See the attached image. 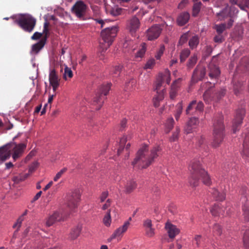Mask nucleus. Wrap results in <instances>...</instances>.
Wrapping results in <instances>:
<instances>
[{
  "label": "nucleus",
  "instance_id": "nucleus-15",
  "mask_svg": "<svg viewBox=\"0 0 249 249\" xmlns=\"http://www.w3.org/2000/svg\"><path fill=\"white\" fill-rule=\"evenodd\" d=\"M49 80L50 84L52 86L53 91L55 92L59 86L60 79L54 69H51L50 71Z\"/></svg>",
  "mask_w": 249,
  "mask_h": 249
},
{
  "label": "nucleus",
  "instance_id": "nucleus-44",
  "mask_svg": "<svg viewBox=\"0 0 249 249\" xmlns=\"http://www.w3.org/2000/svg\"><path fill=\"white\" fill-rule=\"evenodd\" d=\"M174 121L173 118H168L166 121L165 127L167 129V133H168L173 127Z\"/></svg>",
  "mask_w": 249,
  "mask_h": 249
},
{
  "label": "nucleus",
  "instance_id": "nucleus-37",
  "mask_svg": "<svg viewBox=\"0 0 249 249\" xmlns=\"http://www.w3.org/2000/svg\"><path fill=\"white\" fill-rule=\"evenodd\" d=\"M146 51V44L142 43L141 45V49L137 52L135 57L136 58H141L143 56Z\"/></svg>",
  "mask_w": 249,
  "mask_h": 249
},
{
  "label": "nucleus",
  "instance_id": "nucleus-5",
  "mask_svg": "<svg viewBox=\"0 0 249 249\" xmlns=\"http://www.w3.org/2000/svg\"><path fill=\"white\" fill-rule=\"evenodd\" d=\"M14 23L18 24L24 31L30 33L36 25V19L29 15L21 16L14 21Z\"/></svg>",
  "mask_w": 249,
  "mask_h": 249
},
{
  "label": "nucleus",
  "instance_id": "nucleus-48",
  "mask_svg": "<svg viewBox=\"0 0 249 249\" xmlns=\"http://www.w3.org/2000/svg\"><path fill=\"white\" fill-rule=\"evenodd\" d=\"M213 231L215 235H221L222 233V229L221 226L217 224H215L213 225Z\"/></svg>",
  "mask_w": 249,
  "mask_h": 249
},
{
  "label": "nucleus",
  "instance_id": "nucleus-24",
  "mask_svg": "<svg viewBox=\"0 0 249 249\" xmlns=\"http://www.w3.org/2000/svg\"><path fill=\"white\" fill-rule=\"evenodd\" d=\"M129 224L130 223L128 221L125 222L122 226L119 227L115 231L114 233L111 236V239H114L121 236L123 233L127 231Z\"/></svg>",
  "mask_w": 249,
  "mask_h": 249
},
{
  "label": "nucleus",
  "instance_id": "nucleus-3",
  "mask_svg": "<svg viewBox=\"0 0 249 249\" xmlns=\"http://www.w3.org/2000/svg\"><path fill=\"white\" fill-rule=\"evenodd\" d=\"M213 125V142L212 145L213 147L216 148L218 147L223 142L225 136L223 117L219 116L218 118L215 119Z\"/></svg>",
  "mask_w": 249,
  "mask_h": 249
},
{
  "label": "nucleus",
  "instance_id": "nucleus-36",
  "mask_svg": "<svg viewBox=\"0 0 249 249\" xmlns=\"http://www.w3.org/2000/svg\"><path fill=\"white\" fill-rule=\"evenodd\" d=\"M163 82V78L162 77H160L159 75L157 83L155 85V90L157 91V93L158 94L159 93H161L162 92L164 93V89H162L161 91L160 90V88L162 86V83Z\"/></svg>",
  "mask_w": 249,
  "mask_h": 249
},
{
  "label": "nucleus",
  "instance_id": "nucleus-62",
  "mask_svg": "<svg viewBox=\"0 0 249 249\" xmlns=\"http://www.w3.org/2000/svg\"><path fill=\"white\" fill-rule=\"evenodd\" d=\"M213 40L215 42L219 43L223 41L224 38L222 34H218L214 37Z\"/></svg>",
  "mask_w": 249,
  "mask_h": 249
},
{
  "label": "nucleus",
  "instance_id": "nucleus-40",
  "mask_svg": "<svg viewBox=\"0 0 249 249\" xmlns=\"http://www.w3.org/2000/svg\"><path fill=\"white\" fill-rule=\"evenodd\" d=\"M243 242L246 249H249V229H247L244 232Z\"/></svg>",
  "mask_w": 249,
  "mask_h": 249
},
{
  "label": "nucleus",
  "instance_id": "nucleus-11",
  "mask_svg": "<svg viewBox=\"0 0 249 249\" xmlns=\"http://www.w3.org/2000/svg\"><path fill=\"white\" fill-rule=\"evenodd\" d=\"M226 94V89H221L215 90L212 94H210L209 90H207L203 94V99L205 101L208 102V98H210L211 100L214 101L220 100Z\"/></svg>",
  "mask_w": 249,
  "mask_h": 249
},
{
  "label": "nucleus",
  "instance_id": "nucleus-16",
  "mask_svg": "<svg viewBox=\"0 0 249 249\" xmlns=\"http://www.w3.org/2000/svg\"><path fill=\"white\" fill-rule=\"evenodd\" d=\"M140 26L139 18L136 16L133 17L128 21L127 28L132 35H134Z\"/></svg>",
  "mask_w": 249,
  "mask_h": 249
},
{
  "label": "nucleus",
  "instance_id": "nucleus-4",
  "mask_svg": "<svg viewBox=\"0 0 249 249\" xmlns=\"http://www.w3.org/2000/svg\"><path fill=\"white\" fill-rule=\"evenodd\" d=\"M111 84L108 83L105 85H102L99 89L98 91L93 98L92 105L95 106V110H99L101 108L104 100L105 96L108 94L111 87Z\"/></svg>",
  "mask_w": 249,
  "mask_h": 249
},
{
  "label": "nucleus",
  "instance_id": "nucleus-17",
  "mask_svg": "<svg viewBox=\"0 0 249 249\" xmlns=\"http://www.w3.org/2000/svg\"><path fill=\"white\" fill-rule=\"evenodd\" d=\"M209 76L211 79H216L220 75V71L217 66L212 61L209 64Z\"/></svg>",
  "mask_w": 249,
  "mask_h": 249
},
{
  "label": "nucleus",
  "instance_id": "nucleus-38",
  "mask_svg": "<svg viewBox=\"0 0 249 249\" xmlns=\"http://www.w3.org/2000/svg\"><path fill=\"white\" fill-rule=\"evenodd\" d=\"M197 60V55L194 54L189 59L187 63V67L188 69H192L196 63Z\"/></svg>",
  "mask_w": 249,
  "mask_h": 249
},
{
  "label": "nucleus",
  "instance_id": "nucleus-49",
  "mask_svg": "<svg viewBox=\"0 0 249 249\" xmlns=\"http://www.w3.org/2000/svg\"><path fill=\"white\" fill-rule=\"evenodd\" d=\"M201 3L200 2L195 3L193 6V13L194 16H196L200 11Z\"/></svg>",
  "mask_w": 249,
  "mask_h": 249
},
{
  "label": "nucleus",
  "instance_id": "nucleus-22",
  "mask_svg": "<svg viewBox=\"0 0 249 249\" xmlns=\"http://www.w3.org/2000/svg\"><path fill=\"white\" fill-rule=\"evenodd\" d=\"M10 157L11 153L8 150L7 144L0 147V163L9 159Z\"/></svg>",
  "mask_w": 249,
  "mask_h": 249
},
{
  "label": "nucleus",
  "instance_id": "nucleus-43",
  "mask_svg": "<svg viewBox=\"0 0 249 249\" xmlns=\"http://www.w3.org/2000/svg\"><path fill=\"white\" fill-rule=\"evenodd\" d=\"M73 76L72 71L70 68L66 66L64 68V73L63 74V77L65 80H67V77L69 78H71Z\"/></svg>",
  "mask_w": 249,
  "mask_h": 249
},
{
  "label": "nucleus",
  "instance_id": "nucleus-10",
  "mask_svg": "<svg viewBox=\"0 0 249 249\" xmlns=\"http://www.w3.org/2000/svg\"><path fill=\"white\" fill-rule=\"evenodd\" d=\"M246 114L244 108H241L237 110L234 119L233 121L232 131L235 133L239 130L240 127L243 123V120Z\"/></svg>",
  "mask_w": 249,
  "mask_h": 249
},
{
  "label": "nucleus",
  "instance_id": "nucleus-41",
  "mask_svg": "<svg viewBox=\"0 0 249 249\" xmlns=\"http://www.w3.org/2000/svg\"><path fill=\"white\" fill-rule=\"evenodd\" d=\"M127 141L126 138L125 137H122L120 141L119 147L118 149V155H119L122 152L124 149V145Z\"/></svg>",
  "mask_w": 249,
  "mask_h": 249
},
{
  "label": "nucleus",
  "instance_id": "nucleus-57",
  "mask_svg": "<svg viewBox=\"0 0 249 249\" xmlns=\"http://www.w3.org/2000/svg\"><path fill=\"white\" fill-rule=\"evenodd\" d=\"M146 232V235L150 237L153 236L155 234V229L152 227V226L150 228H147L145 229Z\"/></svg>",
  "mask_w": 249,
  "mask_h": 249
},
{
  "label": "nucleus",
  "instance_id": "nucleus-34",
  "mask_svg": "<svg viewBox=\"0 0 249 249\" xmlns=\"http://www.w3.org/2000/svg\"><path fill=\"white\" fill-rule=\"evenodd\" d=\"M191 52L188 48L183 49L180 53L179 58L181 63L184 62L186 58L190 55Z\"/></svg>",
  "mask_w": 249,
  "mask_h": 249
},
{
  "label": "nucleus",
  "instance_id": "nucleus-20",
  "mask_svg": "<svg viewBox=\"0 0 249 249\" xmlns=\"http://www.w3.org/2000/svg\"><path fill=\"white\" fill-rule=\"evenodd\" d=\"M165 229L170 238H174L179 232V230L177 227L170 223H166Z\"/></svg>",
  "mask_w": 249,
  "mask_h": 249
},
{
  "label": "nucleus",
  "instance_id": "nucleus-1",
  "mask_svg": "<svg viewBox=\"0 0 249 249\" xmlns=\"http://www.w3.org/2000/svg\"><path fill=\"white\" fill-rule=\"evenodd\" d=\"M162 148L160 145H155L148 152L146 145H143L138 151L136 157L132 162L134 168H146L151 165L161 153Z\"/></svg>",
  "mask_w": 249,
  "mask_h": 249
},
{
  "label": "nucleus",
  "instance_id": "nucleus-45",
  "mask_svg": "<svg viewBox=\"0 0 249 249\" xmlns=\"http://www.w3.org/2000/svg\"><path fill=\"white\" fill-rule=\"evenodd\" d=\"M122 68L123 67L121 65L116 66L113 68L111 74L113 75V76H118L121 72Z\"/></svg>",
  "mask_w": 249,
  "mask_h": 249
},
{
  "label": "nucleus",
  "instance_id": "nucleus-9",
  "mask_svg": "<svg viewBox=\"0 0 249 249\" xmlns=\"http://www.w3.org/2000/svg\"><path fill=\"white\" fill-rule=\"evenodd\" d=\"M88 7L82 0L77 1L71 8V12L80 19L85 20Z\"/></svg>",
  "mask_w": 249,
  "mask_h": 249
},
{
  "label": "nucleus",
  "instance_id": "nucleus-32",
  "mask_svg": "<svg viewBox=\"0 0 249 249\" xmlns=\"http://www.w3.org/2000/svg\"><path fill=\"white\" fill-rule=\"evenodd\" d=\"M199 42V38L198 36H193L189 41V46L191 49L193 50L197 47Z\"/></svg>",
  "mask_w": 249,
  "mask_h": 249
},
{
  "label": "nucleus",
  "instance_id": "nucleus-7",
  "mask_svg": "<svg viewBox=\"0 0 249 249\" xmlns=\"http://www.w3.org/2000/svg\"><path fill=\"white\" fill-rule=\"evenodd\" d=\"M118 28L113 26L106 28L101 33V36L103 41L107 43V47H109L117 35Z\"/></svg>",
  "mask_w": 249,
  "mask_h": 249
},
{
  "label": "nucleus",
  "instance_id": "nucleus-13",
  "mask_svg": "<svg viewBox=\"0 0 249 249\" xmlns=\"http://www.w3.org/2000/svg\"><path fill=\"white\" fill-rule=\"evenodd\" d=\"M66 217L67 214L65 213L56 211L49 217L46 225L47 227H50L56 222L64 220Z\"/></svg>",
  "mask_w": 249,
  "mask_h": 249
},
{
  "label": "nucleus",
  "instance_id": "nucleus-19",
  "mask_svg": "<svg viewBox=\"0 0 249 249\" xmlns=\"http://www.w3.org/2000/svg\"><path fill=\"white\" fill-rule=\"evenodd\" d=\"M199 123L198 120L196 117H192L187 122L185 127V131L187 134L191 133L193 132Z\"/></svg>",
  "mask_w": 249,
  "mask_h": 249
},
{
  "label": "nucleus",
  "instance_id": "nucleus-54",
  "mask_svg": "<svg viewBox=\"0 0 249 249\" xmlns=\"http://www.w3.org/2000/svg\"><path fill=\"white\" fill-rule=\"evenodd\" d=\"M177 107V111H176V113L175 114V116L176 119L177 120H178V119H179V118L180 116V114L182 113V107L181 104V103L178 104Z\"/></svg>",
  "mask_w": 249,
  "mask_h": 249
},
{
  "label": "nucleus",
  "instance_id": "nucleus-50",
  "mask_svg": "<svg viewBox=\"0 0 249 249\" xmlns=\"http://www.w3.org/2000/svg\"><path fill=\"white\" fill-rule=\"evenodd\" d=\"M180 132V129L176 127V131L173 133L172 136L170 137V140L171 142L176 141L178 138Z\"/></svg>",
  "mask_w": 249,
  "mask_h": 249
},
{
  "label": "nucleus",
  "instance_id": "nucleus-60",
  "mask_svg": "<svg viewBox=\"0 0 249 249\" xmlns=\"http://www.w3.org/2000/svg\"><path fill=\"white\" fill-rule=\"evenodd\" d=\"M155 64V60L153 59L149 60L145 64L144 68L145 69H151Z\"/></svg>",
  "mask_w": 249,
  "mask_h": 249
},
{
  "label": "nucleus",
  "instance_id": "nucleus-47",
  "mask_svg": "<svg viewBox=\"0 0 249 249\" xmlns=\"http://www.w3.org/2000/svg\"><path fill=\"white\" fill-rule=\"evenodd\" d=\"M160 77H162L163 78V81L164 80H166V83L167 84H169L171 81V77H170V72L169 70H167L165 71L164 74L162 75V74L160 75Z\"/></svg>",
  "mask_w": 249,
  "mask_h": 249
},
{
  "label": "nucleus",
  "instance_id": "nucleus-58",
  "mask_svg": "<svg viewBox=\"0 0 249 249\" xmlns=\"http://www.w3.org/2000/svg\"><path fill=\"white\" fill-rule=\"evenodd\" d=\"M67 168H64L63 169H62L59 172H58L56 175H55V176L53 178V180L54 181H56L58 180V179H59L62 175L67 171Z\"/></svg>",
  "mask_w": 249,
  "mask_h": 249
},
{
  "label": "nucleus",
  "instance_id": "nucleus-39",
  "mask_svg": "<svg viewBox=\"0 0 249 249\" xmlns=\"http://www.w3.org/2000/svg\"><path fill=\"white\" fill-rule=\"evenodd\" d=\"M164 98V94L162 92L157 94V95L153 99L154 106L155 107H158L160 106V101Z\"/></svg>",
  "mask_w": 249,
  "mask_h": 249
},
{
  "label": "nucleus",
  "instance_id": "nucleus-8",
  "mask_svg": "<svg viewBox=\"0 0 249 249\" xmlns=\"http://www.w3.org/2000/svg\"><path fill=\"white\" fill-rule=\"evenodd\" d=\"M80 192L76 189L69 193L67 196V205L70 211L76 208L80 201Z\"/></svg>",
  "mask_w": 249,
  "mask_h": 249
},
{
  "label": "nucleus",
  "instance_id": "nucleus-28",
  "mask_svg": "<svg viewBox=\"0 0 249 249\" xmlns=\"http://www.w3.org/2000/svg\"><path fill=\"white\" fill-rule=\"evenodd\" d=\"M81 230L82 226L80 224H78L71 230L69 235V238L71 240H74L76 239L80 235Z\"/></svg>",
  "mask_w": 249,
  "mask_h": 249
},
{
  "label": "nucleus",
  "instance_id": "nucleus-23",
  "mask_svg": "<svg viewBox=\"0 0 249 249\" xmlns=\"http://www.w3.org/2000/svg\"><path fill=\"white\" fill-rule=\"evenodd\" d=\"M46 42V37H42L38 42L32 46L31 53L37 54L43 48Z\"/></svg>",
  "mask_w": 249,
  "mask_h": 249
},
{
  "label": "nucleus",
  "instance_id": "nucleus-26",
  "mask_svg": "<svg viewBox=\"0 0 249 249\" xmlns=\"http://www.w3.org/2000/svg\"><path fill=\"white\" fill-rule=\"evenodd\" d=\"M190 15L187 12L181 13L177 18V22L178 25L183 26L185 25L189 20Z\"/></svg>",
  "mask_w": 249,
  "mask_h": 249
},
{
  "label": "nucleus",
  "instance_id": "nucleus-33",
  "mask_svg": "<svg viewBox=\"0 0 249 249\" xmlns=\"http://www.w3.org/2000/svg\"><path fill=\"white\" fill-rule=\"evenodd\" d=\"M196 105V100L192 101L187 107L186 109V113L187 114H196L197 111H195V107Z\"/></svg>",
  "mask_w": 249,
  "mask_h": 249
},
{
  "label": "nucleus",
  "instance_id": "nucleus-61",
  "mask_svg": "<svg viewBox=\"0 0 249 249\" xmlns=\"http://www.w3.org/2000/svg\"><path fill=\"white\" fill-rule=\"evenodd\" d=\"M48 26L49 23L48 22L46 21L44 23L43 33L44 34V36L43 37H46V39H47L49 32L48 29Z\"/></svg>",
  "mask_w": 249,
  "mask_h": 249
},
{
  "label": "nucleus",
  "instance_id": "nucleus-56",
  "mask_svg": "<svg viewBox=\"0 0 249 249\" xmlns=\"http://www.w3.org/2000/svg\"><path fill=\"white\" fill-rule=\"evenodd\" d=\"M165 50V47L164 45H161L159 50L157 51L156 55H155V57L157 59H160L161 56V55H162V54L163 53V52Z\"/></svg>",
  "mask_w": 249,
  "mask_h": 249
},
{
  "label": "nucleus",
  "instance_id": "nucleus-55",
  "mask_svg": "<svg viewBox=\"0 0 249 249\" xmlns=\"http://www.w3.org/2000/svg\"><path fill=\"white\" fill-rule=\"evenodd\" d=\"M188 32L183 34L180 37L179 44L182 45L186 43L188 39Z\"/></svg>",
  "mask_w": 249,
  "mask_h": 249
},
{
  "label": "nucleus",
  "instance_id": "nucleus-29",
  "mask_svg": "<svg viewBox=\"0 0 249 249\" xmlns=\"http://www.w3.org/2000/svg\"><path fill=\"white\" fill-rule=\"evenodd\" d=\"M243 146L242 155L249 157V134L246 135Z\"/></svg>",
  "mask_w": 249,
  "mask_h": 249
},
{
  "label": "nucleus",
  "instance_id": "nucleus-63",
  "mask_svg": "<svg viewBox=\"0 0 249 249\" xmlns=\"http://www.w3.org/2000/svg\"><path fill=\"white\" fill-rule=\"evenodd\" d=\"M152 226V221L149 219H146L143 221V226L144 229L150 228Z\"/></svg>",
  "mask_w": 249,
  "mask_h": 249
},
{
  "label": "nucleus",
  "instance_id": "nucleus-42",
  "mask_svg": "<svg viewBox=\"0 0 249 249\" xmlns=\"http://www.w3.org/2000/svg\"><path fill=\"white\" fill-rule=\"evenodd\" d=\"M240 65L243 66L246 71L249 72V57L242 58L240 62Z\"/></svg>",
  "mask_w": 249,
  "mask_h": 249
},
{
  "label": "nucleus",
  "instance_id": "nucleus-51",
  "mask_svg": "<svg viewBox=\"0 0 249 249\" xmlns=\"http://www.w3.org/2000/svg\"><path fill=\"white\" fill-rule=\"evenodd\" d=\"M202 236L200 235H196L193 240V243L195 244L196 247L198 248L202 241Z\"/></svg>",
  "mask_w": 249,
  "mask_h": 249
},
{
  "label": "nucleus",
  "instance_id": "nucleus-6",
  "mask_svg": "<svg viewBox=\"0 0 249 249\" xmlns=\"http://www.w3.org/2000/svg\"><path fill=\"white\" fill-rule=\"evenodd\" d=\"M17 137V136H15L13 138V141H14ZM7 146L8 150H9V152L11 154L12 152H13L12 158L14 160L16 161L23 155L26 149V144L24 143L17 144L16 142L13 141L7 143Z\"/></svg>",
  "mask_w": 249,
  "mask_h": 249
},
{
  "label": "nucleus",
  "instance_id": "nucleus-12",
  "mask_svg": "<svg viewBox=\"0 0 249 249\" xmlns=\"http://www.w3.org/2000/svg\"><path fill=\"white\" fill-rule=\"evenodd\" d=\"M206 74V68L200 65H197L194 71L192 77V82L193 83H196L199 81H201Z\"/></svg>",
  "mask_w": 249,
  "mask_h": 249
},
{
  "label": "nucleus",
  "instance_id": "nucleus-64",
  "mask_svg": "<svg viewBox=\"0 0 249 249\" xmlns=\"http://www.w3.org/2000/svg\"><path fill=\"white\" fill-rule=\"evenodd\" d=\"M108 193L107 191L103 192L100 197V202H104L108 196Z\"/></svg>",
  "mask_w": 249,
  "mask_h": 249
},
{
  "label": "nucleus",
  "instance_id": "nucleus-53",
  "mask_svg": "<svg viewBox=\"0 0 249 249\" xmlns=\"http://www.w3.org/2000/svg\"><path fill=\"white\" fill-rule=\"evenodd\" d=\"M214 28L218 34H222L226 29V25L224 24L216 25Z\"/></svg>",
  "mask_w": 249,
  "mask_h": 249
},
{
  "label": "nucleus",
  "instance_id": "nucleus-52",
  "mask_svg": "<svg viewBox=\"0 0 249 249\" xmlns=\"http://www.w3.org/2000/svg\"><path fill=\"white\" fill-rule=\"evenodd\" d=\"M181 81V78H179L178 79L174 81L171 85V89L178 90Z\"/></svg>",
  "mask_w": 249,
  "mask_h": 249
},
{
  "label": "nucleus",
  "instance_id": "nucleus-46",
  "mask_svg": "<svg viewBox=\"0 0 249 249\" xmlns=\"http://www.w3.org/2000/svg\"><path fill=\"white\" fill-rule=\"evenodd\" d=\"M110 210H109L106 215L104 216L103 219V222L104 224L108 227L109 226L111 223V216L110 213Z\"/></svg>",
  "mask_w": 249,
  "mask_h": 249
},
{
  "label": "nucleus",
  "instance_id": "nucleus-31",
  "mask_svg": "<svg viewBox=\"0 0 249 249\" xmlns=\"http://www.w3.org/2000/svg\"><path fill=\"white\" fill-rule=\"evenodd\" d=\"M211 212L214 216L225 215L224 210L218 205H214L211 209Z\"/></svg>",
  "mask_w": 249,
  "mask_h": 249
},
{
  "label": "nucleus",
  "instance_id": "nucleus-18",
  "mask_svg": "<svg viewBox=\"0 0 249 249\" xmlns=\"http://www.w3.org/2000/svg\"><path fill=\"white\" fill-rule=\"evenodd\" d=\"M238 12V10L236 9L234 6H231L230 8L227 6L221 12L217 13V15L220 17L221 18H224L228 17H231L234 13H237Z\"/></svg>",
  "mask_w": 249,
  "mask_h": 249
},
{
  "label": "nucleus",
  "instance_id": "nucleus-35",
  "mask_svg": "<svg viewBox=\"0 0 249 249\" xmlns=\"http://www.w3.org/2000/svg\"><path fill=\"white\" fill-rule=\"evenodd\" d=\"M107 12L110 15L113 17H117L122 14L123 9L118 7H114L108 9Z\"/></svg>",
  "mask_w": 249,
  "mask_h": 249
},
{
  "label": "nucleus",
  "instance_id": "nucleus-2",
  "mask_svg": "<svg viewBox=\"0 0 249 249\" xmlns=\"http://www.w3.org/2000/svg\"><path fill=\"white\" fill-rule=\"evenodd\" d=\"M191 173V177L189 182L193 187H196L198 185L199 179L201 178L202 182L206 185H210L211 179L204 169L201 166L200 161L197 160H193L191 161L189 166Z\"/></svg>",
  "mask_w": 249,
  "mask_h": 249
},
{
  "label": "nucleus",
  "instance_id": "nucleus-59",
  "mask_svg": "<svg viewBox=\"0 0 249 249\" xmlns=\"http://www.w3.org/2000/svg\"><path fill=\"white\" fill-rule=\"evenodd\" d=\"M204 105L203 103L201 101H199L196 103V107H195V111L197 112H201L203 110Z\"/></svg>",
  "mask_w": 249,
  "mask_h": 249
},
{
  "label": "nucleus",
  "instance_id": "nucleus-27",
  "mask_svg": "<svg viewBox=\"0 0 249 249\" xmlns=\"http://www.w3.org/2000/svg\"><path fill=\"white\" fill-rule=\"evenodd\" d=\"M230 2L232 5H237L242 10L249 6V0H230Z\"/></svg>",
  "mask_w": 249,
  "mask_h": 249
},
{
  "label": "nucleus",
  "instance_id": "nucleus-30",
  "mask_svg": "<svg viewBox=\"0 0 249 249\" xmlns=\"http://www.w3.org/2000/svg\"><path fill=\"white\" fill-rule=\"evenodd\" d=\"M137 187L136 182L133 180H130L127 181L125 185L124 192L127 194L131 193Z\"/></svg>",
  "mask_w": 249,
  "mask_h": 249
},
{
  "label": "nucleus",
  "instance_id": "nucleus-21",
  "mask_svg": "<svg viewBox=\"0 0 249 249\" xmlns=\"http://www.w3.org/2000/svg\"><path fill=\"white\" fill-rule=\"evenodd\" d=\"M242 211L244 220L249 222V200L246 196L242 198Z\"/></svg>",
  "mask_w": 249,
  "mask_h": 249
},
{
  "label": "nucleus",
  "instance_id": "nucleus-25",
  "mask_svg": "<svg viewBox=\"0 0 249 249\" xmlns=\"http://www.w3.org/2000/svg\"><path fill=\"white\" fill-rule=\"evenodd\" d=\"M213 199L217 201H223L226 198V193L223 191L220 192L216 188H213L210 191Z\"/></svg>",
  "mask_w": 249,
  "mask_h": 249
},
{
  "label": "nucleus",
  "instance_id": "nucleus-14",
  "mask_svg": "<svg viewBox=\"0 0 249 249\" xmlns=\"http://www.w3.org/2000/svg\"><path fill=\"white\" fill-rule=\"evenodd\" d=\"M162 28L159 25H155L146 31V37L149 40H153L158 38L161 34Z\"/></svg>",
  "mask_w": 249,
  "mask_h": 249
}]
</instances>
